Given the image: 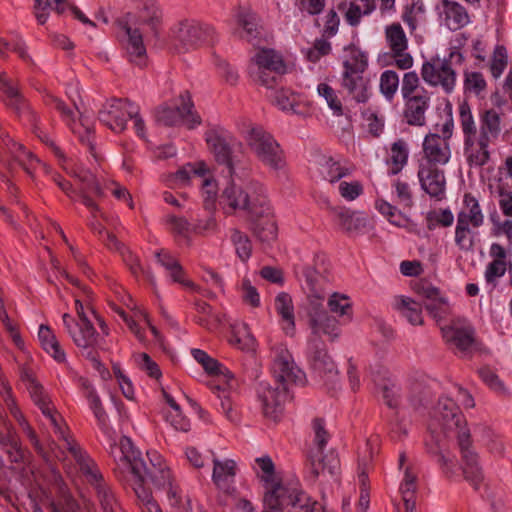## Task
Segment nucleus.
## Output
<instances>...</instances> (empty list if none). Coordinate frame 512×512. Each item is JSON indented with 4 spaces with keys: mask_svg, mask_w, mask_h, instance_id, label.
I'll return each instance as SVG.
<instances>
[{
    "mask_svg": "<svg viewBox=\"0 0 512 512\" xmlns=\"http://www.w3.org/2000/svg\"><path fill=\"white\" fill-rule=\"evenodd\" d=\"M428 428L431 439L425 446L429 453L438 456V462L445 473H452L455 467V459L449 457L448 442L456 440L459 446L462 460L463 473L475 488L482 481V471L478 464L477 454L471 449L470 430L458 405L453 399L443 396L431 412Z\"/></svg>",
    "mask_w": 512,
    "mask_h": 512,
    "instance_id": "f257e3e1",
    "label": "nucleus"
},
{
    "mask_svg": "<svg viewBox=\"0 0 512 512\" xmlns=\"http://www.w3.org/2000/svg\"><path fill=\"white\" fill-rule=\"evenodd\" d=\"M111 455L115 461V477L125 487H144L146 479L156 489L165 492L177 485L170 467L157 451L146 453L147 462L126 436L121 437L119 443L111 447Z\"/></svg>",
    "mask_w": 512,
    "mask_h": 512,
    "instance_id": "f03ea898",
    "label": "nucleus"
},
{
    "mask_svg": "<svg viewBox=\"0 0 512 512\" xmlns=\"http://www.w3.org/2000/svg\"><path fill=\"white\" fill-rule=\"evenodd\" d=\"M459 125L463 134V150L470 167H482L490 160V145L501 134V117L493 109H485L477 122L470 104L462 101L458 105Z\"/></svg>",
    "mask_w": 512,
    "mask_h": 512,
    "instance_id": "7ed1b4c3",
    "label": "nucleus"
},
{
    "mask_svg": "<svg viewBox=\"0 0 512 512\" xmlns=\"http://www.w3.org/2000/svg\"><path fill=\"white\" fill-rule=\"evenodd\" d=\"M22 380L33 402L39 407L43 415L50 421L56 434L63 439L65 448L79 465L81 473L87 481L96 487L104 482L103 476L96 463L81 449L74 439L67 433V426L63 423L61 415L55 409L43 386L28 371L22 373Z\"/></svg>",
    "mask_w": 512,
    "mask_h": 512,
    "instance_id": "20e7f679",
    "label": "nucleus"
},
{
    "mask_svg": "<svg viewBox=\"0 0 512 512\" xmlns=\"http://www.w3.org/2000/svg\"><path fill=\"white\" fill-rule=\"evenodd\" d=\"M262 512H323L322 505L309 496L299 483L282 484L264 494Z\"/></svg>",
    "mask_w": 512,
    "mask_h": 512,
    "instance_id": "39448f33",
    "label": "nucleus"
},
{
    "mask_svg": "<svg viewBox=\"0 0 512 512\" xmlns=\"http://www.w3.org/2000/svg\"><path fill=\"white\" fill-rule=\"evenodd\" d=\"M170 49L177 54H184L213 45L217 41V33L210 24L185 19L170 29Z\"/></svg>",
    "mask_w": 512,
    "mask_h": 512,
    "instance_id": "423d86ee",
    "label": "nucleus"
},
{
    "mask_svg": "<svg viewBox=\"0 0 512 512\" xmlns=\"http://www.w3.org/2000/svg\"><path fill=\"white\" fill-rule=\"evenodd\" d=\"M484 222L485 216L479 200L472 193H465L457 213L454 236L455 245L460 251H474L477 239L475 230L482 227Z\"/></svg>",
    "mask_w": 512,
    "mask_h": 512,
    "instance_id": "0eeeda50",
    "label": "nucleus"
},
{
    "mask_svg": "<svg viewBox=\"0 0 512 512\" xmlns=\"http://www.w3.org/2000/svg\"><path fill=\"white\" fill-rule=\"evenodd\" d=\"M268 201L263 186L254 180L231 182L222 192L221 205L227 214L237 210L249 216Z\"/></svg>",
    "mask_w": 512,
    "mask_h": 512,
    "instance_id": "6e6552de",
    "label": "nucleus"
},
{
    "mask_svg": "<svg viewBox=\"0 0 512 512\" xmlns=\"http://www.w3.org/2000/svg\"><path fill=\"white\" fill-rule=\"evenodd\" d=\"M401 95L404 100L403 117L406 122L411 126H424L426 112L431 104V93L421 85L415 71L403 75Z\"/></svg>",
    "mask_w": 512,
    "mask_h": 512,
    "instance_id": "1a4fd4ad",
    "label": "nucleus"
},
{
    "mask_svg": "<svg viewBox=\"0 0 512 512\" xmlns=\"http://www.w3.org/2000/svg\"><path fill=\"white\" fill-rule=\"evenodd\" d=\"M242 135L250 152L262 165L274 171L285 167V156L280 144L262 126L251 125Z\"/></svg>",
    "mask_w": 512,
    "mask_h": 512,
    "instance_id": "9d476101",
    "label": "nucleus"
},
{
    "mask_svg": "<svg viewBox=\"0 0 512 512\" xmlns=\"http://www.w3.org/2000/svg\"><path fill=\"white\" fill-rule=\"evenodd\" d=\"M462 64L464 55L457 50L451 51L448 58L432 57L424 61L420 75L422 80L430 87H440L446 94L454 91L457 83V72L452 67V60Z\"/></svg>",
    "mask_w": 512,
    "mask_h": 512,
    "instance_id": "9b49d317",
    "label": "nucleus"
},
{
    "mask_svg": "<svg viewBox=\"0 0 512 512\" xmlns=\"http://www.w3.org/2000/svg\"><path fill=\"white\" fill-rule=\"evenodd\" d=\"M191 353L194 359L202 365L207 373L217 376L219 382L221 380L225 382V387H221L219 384H217L212 386V389L216 390L217 392H222L223 394H219L218 397L221 400V408L226 418L232 423H238L240 421V414L238 410L233 407V403L229 395L226 394V389L233 388L235 384V379L232 373L226 367L220 364L216 359L210 357L205 351L201 349H193Z\"/></svg>",
    "mask_w": 512,
    "mask_h": 512,
    "instance_id": "f8f14e48",
    "label": "nucleus"
},
{
    "mask_svg": "<svg viewBox=\"0 0 512 512\" xmlns=\"http://www.w3.org/2000/svg\"><path fill=\"white\" fill-rule=\"evenodd\" d=\"M286 70L282 55L270 48L256 50L249 65V74L253 81L267 88H272Z\"/></svg>",
    "mask_w": 512,
    "mask_h": 512,
    "instance_id": "ddd939ff",
    "label": "nucleus"
},
{
    "mask_svg": "<svg viewBox=\"0 0 512 512\" xmlns=\"http://www.w3.org/2000/svg\"><path fill=\"white\" fill-rule=\"evenodd\" d=\"M308 323L315 337L327 336L334 341L340 335V328L335 317L328 315L323 307L324 295L318 290L310 291Z\"/></svg>",
    "mask_w": 512,
    "mask_h": 512,
    "instance_id": "4468645a",
    "label": "nucleus"
},
{
    "mask_svg": "<svg viewBox=\"0 0 512 512\" xmlns=\"http://www.w3.org/2000/svg\"><path fill=\"white\" fill-rule=\"evenodd\" d=\"M118 39L125 49L129 61L142 67L146 64L147 53L143 36L138 29L133 14L128 13L117 21Z\"/></svg>",
    "mask_w": 512,
    "mask_h": 512,
    "instance_id": "2eb2a0df",
    "label": "nucleus"
},
{
    "mask_svg": "<svg viewBox=\"0 0 512 512\" xmlns=\"http://www.w3.org/2000/svg\"><path fill=\"white\" fill-rule=\"evenodd\" d=\"M179 104L161 105L155 110L156 122L163 126H175L183 122L189 129L201 123V118L193 111V103L188 93L181 94Z\"/></svg>",
    "mask_w": 512,
    "mask_h": 512,
    "instance_id": "dca6fc26",
    "label": "nucleus"
},
{
    "mask_svg": "<svg viewBox=\"0 0 512 512\" xmlns=\"http://www.w3.org/2000/svg\"><path fill=\"white\" fill-rule=\"evenodd\" d=\"M0 140L3 142L7 153L9 154V156L0 154V162L4 166L12 169L13 164L11 160H13L30 176H33L38 167H42L44 169L46 168L45 165L41 164L40 161L30 151L25 150L22 144L17 143L14 139H12L1 123Z\"/></svg>",
    "mask_w": 512,
    "mask_h": 512,
    "instance_id": "f3484780",
    "label": "nucleus"
},
{
    "mask_svg": "<svg viewBox=\"0 0 512 512\" xmlns=\"http://www.w3.org/2000/svg\"><path fill=\"white\" fill-rule=\"evenodd\" d=\"M273 359L272 373L279 383H302L304 379L303 372L295 364L293 357L287 347L282 343H277L271 348Z\"/></svg>",
    "mask_w": 512,
    "mask_h": 512,
    "instance_id": "a211bd4d",
    "label": "nucleus"
},
{
    "mask_svg": "<svg viewBox=\"0 0 512 512\" xmlns=\"http://www.w3.org/2000/svg\"><path fill=\"white\" fill-rule=\"evenodd\" d=\"M128 116H135V105L123 99L106 101L98 112L99 121L116 133L126 129Z\"/></svg>",
    "mask_w": 512,
    "mask_h": 512,
    "instance_id": "6ab92c4d",
    "label": "nucleus"
},
{
    "mask_svg": "<svg viewBox=\"0 0 512 512\" xmlns=\"http://www.w3.org/2000/svg\"><path fill=\"white\" fill-rule=\"evenodd\" d=\"M48 104L56 109L62 116L66 124L71 128L72 132L76 134L79 140L86 144L93 154L94 152V130L91 123L86 117L80 115L79 121L75 119L74 111L68 107L61 99L55 96L48 97Z\"/></svg>",
    "mask_w": 512,
    "mask_h": 512,
    "instance_id": "aec40b11",
    "label": "nucleus"
},
{
    "mask_svg": "<svg viewBox=\"0 0 512 512\" xmlns=\"http://www.w3.org/2000/svg\"><path fill=\"white\" fill-rule=\"evenodd\" d=\"M385 40L395 61V66L400 70L410 69L414 64V59L407 52L408 38L400 23H392L385 27Z\"/></svg>",
    "mask_w": 512,
    "mask_h": 512,
    "instance_id": "412c9836",
    "label": "nucleus"
},
{
    "mask_svg": "<svg viewBox=\"0 0 512 512\" xmlns=\"http://www.w3.org/2000/svg\"><path fill=\"white\" fill-rule=\"evenodd\" d=\"M212 464L211 479L217 490L226 495H233L236 492L237 462L229 458H220L212 453Z\"/></svg>",
    "mask_w": 512,
    "mask_h": 512,
    "instance_id": "4be33fe9",
    "label": "nucleus"
},
{
    "mask_svg": "<svg viewBox=\"0 0 512 512\" xmlns=\"http://www.w3.org/2000/svg\"><path fill=\"white\" fill-rule=\"evenodd\" d=\"M417 176L422 190L430 197L438 201L445 198L446 179L444 171L439 169L438 166L419 163Z\"/></svg>",
    "mask_w": 512,
    "mask_h": 512,
    "instance_id": "5701e85b",
    "label": "nucleus"
},
{
    "mask_svg": "<svg viewBox=\"0 0 512 512\" xmlns=\"http://www.w3.org/2000/svg\"><path fill=\"white\" fill-rule=\"evenodd\" d=\"M310 353V365L314 374L319 377L330 390L338 384V370L324 348L313 346Z\"/></svg>",
    "mask_w": 512,
    "mask_h": 512,
    "instance_id": "b1692460",
    "label": "nucleus"
},
{
    "mask_svg": "<svg viewBox=\"0 0 512 512\" xmlns=\"http://www.w3.org/2000/svg\"><path fill=\"white\" fill-rule=\"evenodd\" d=\"M423 158L419 163H428L431 166L445 165L451 158L450 143L437 133H429L422 144Z\"/></svg>",
    "mask_w": 512,
    "mask_h": 512,
    "instance_id": "393cba45",
    "label": "nucleus"
},
{
    "mask_svg": "<svg viewBox=\"0 0 512 512\" xmlns=\"http://www.w3.org/2000/svg\"><path fill=\"white\" fill-rule=\"evenodd\" d=\"M338 469L339 460L333 453L323 455V450H310L305 470L311 481H316L321 476L335 475Z\"/></svg>",
    "mask_w": 512,
    "mask_h": 512,
    "instance_id": "a878e982",
    "label": "nucleus"
},
{
    "mask_svg": "<svg viewBox=\"0 0 512 512\" xmlns=\"http://www.w3.org/2000/svg\"><path fill=\"white\" fill-rule=\"evenodd\" d=\"M62 320L67 333L77 347L86 350L96 344L97 332L88 319L76 322L70 314L64 313Z\"/></svg>",
    "mask_w": 512,
    "mask_h": 512,
    "instance_id": "bb28decb",
    "label": "nucleus"
},
{
    "mask_svg": "<svg viewBox=\"0 0 512 512\" xmlns=\"http://www.w3.org/2000/svg\"><path fill=\"white\" fill-rule=\"evenodd\" d=\"M249 217L253 223V233L261 242L270 243L277 238L278 228L269 201Z\"/></svg>",
    "mask_w": 512,
    "mask_h": 512,
    "instance_id": "cd10ccee",
    "label": "nucleus"
},
{
    "mask_svg": "<svg viewBox=\"0 0 512 512\" xmlns=\"http://www.w3.org/2000/svg\"><path fill=\"white\" fill-rule=\"evenodd\" d=\"M489 256L491 261L485 268L484 278L487 284L495 287L499 279L509 270L511 265L509 252L502 244L494 242L490 245Z\"/></svg>",
    "mask_w": 512,
    "mask_h": 512,
    "instance_id": "c85d7f7f",
    "label": "nucleus"
},
{
    "mask_svg": "<svg viewBox=\"0 0 512 512\" xmlns=\"http://www.w3.org/2000/svg\"><path fill=\"white\" fill-rule=\"evenodd\" d=\"M72 173L80 180L81 186L79 188V196L82 203L95 217L96 213L99 212L96 201L104 196L98 180L91 172L86 170H81L79 172L72 171Z\"/></svg>",
    "mask_w": 512,
    "mask_h": 512,
    "instance_id": "c756f323",
    "label": "nucleus"
},
{
    "mask_svg": "<svg viewBox=\"0 0 512 512\" xmlns=\"http://www.w3.org/2000/svg\"><path fill=\"white\" fill-rule=\"evenodd\" d=\"M288 383H279L276 387L262 386L259 398L262 402L264 414L276 419L281 413V406L287 396Z\"/></svg>",
    "mask_w": 512,
    "mask_h": 512,
    "instance_id": "7c9ffc66",
    "label": "nucleus"
},
{
    "mask_svg": "<svg viewBox=\"0 0 512 512\" xmlns=\"http://www.w3.org/2000/svg\"><path fill=\"white\" fill-rule=\"evenodd\" d=\"M205 140L216 161L227 166L229 172L232 173L234 170L232 151L224 132L218 129H210L205 133Z\"/></svg>",
    "mask_w": 512,
    "mask_h": 512,
    "instance_id": "2f4dec72",
    "label": "nucleus"
},
{
    "mask_svg": "<svg viewBox=\"0 0 512 512\" xmlns=\"http://www.w3.org/2000/svg\"><path fill=\"white\" fill-rule=\"evenodd\" d=\"M274 308L280 318L279 323L283 332L288 336H294L296 325L292 297L286 292H280L275 297Z\"/></svg>",
    "mask_w": 512,
    "mask_h": 512,
    "instance_id": "473e14b6",
    "label": "nucleus"
},
{
    "mask_svg": "<svg viewBox=\"0 0 512 512\" xmlns=\"http://www.w3.org/2000/svg\"><path fill=\"white\" fill-rule=\"evenodd\" d=\"M445 342L458 349L467 351L474 342L473 329L470 326L450 325L441 328Z\"/></svg>",
    "mask_w": 512,
    "mask_h": 512,
    "instance_id": "72a5a7b5",
    "label": "nucleus"
},
{
    "mask_svg": "<svg viewBox=\"0 0 512 512\" xmlns=\"http://www.w3.org/2000/svg\"><path fill=\"white\" fill-rule=\"evenodd\" d=\"M135 17L136 25H147L156 35L162 26L163 13L155 0H143Z\"/></svg>",
    "mask_w": 512,
    "mask_h": 512,
    "instance_id": "f704fd0d",
    "label": "nucleus"
},
{
    "mask_svg": "<svg viewBox=\"0 0 512 512\" xmlns=\"http://www.w3.org/2000/svg\"><path fill=\"white\" fill-rule=\"evenodd\" d=\"M341 86L358 103L369 99V81L363 74H342Z\"/></svg>",
    "mask_w": 512,
    "mask_h": 512,
    "instance_id": "c9c22d12",
    "label": "nucleus"
},
{
    "mask_svg": "<svg viewBox=\"0 0 512 512\" xmlns=\"http://www.w3.org/2000/svg\"><path fill=\"white\" fill-rule=\"evenodd\" d=\"M238 28L241 29L240 36L249 42L257 39L260 35L259 18L247 7H239L236 13Z\"/></svg>",
    "mask_w": 512,
    "mask_h": 512,
    "instance_id": "e433bc0d",
    "label": "nucleus"
},
{
    "mask_svg": "<svg viewBox=\"0 0 512 512\" xmlns=\"http://www.w3.org/2000/svg\"><path fill=\"white\" fill-rule=\"evenodd\" d=\"M368 67L367 54L354 44L344 49L343 73L342 74H364Z\"/></svg>",
    "mask_w": 512,
    "mask_h": 512,
    "instance_id": "4c0bfd02",
    "label": "nucleus"
},
{
    "mask_svg": "<svg viewBox=\"0 0 512 512\" xmlns=\"http://www.w3.org/2000/svg\"><path fill=\"white\" fill-rule=\"evenodd\" d=\"M318 169L322 178L330 183H335L341 178L350 175L353 170L346 162H342L332 157L323 158L319 162Z\"/></svg>",
    "mask_w": 512,
    "mask_h": 512,
    "instance_id": "58836bf2",
    "label": "nucleus"
},
{
    "mask_svg": "<svg viewBox=\"0 0 512 512\" xmlns=\"http://www.w3.org/2000/svg\"><path fill=\"white\" fill-rule=\"evenodd\" d=\"M441 3L446 24L451 30H458L469 23V15L462 5L451 0H442Z\"/></svg>",
    "mask_w": 512,
    "mask_h": 512,
    "instance_id": "ea45409f",
    "label": "nucleus"
},
{
    "mask_svg": "<svg viewBox=\"0 0 512 512\" xmlns=\"http://www.w3.org/2000/svg\"><path fill=\"white\" fill-rule=\"evenodd\" d=\"M408 147L403 139H399L391 145L389 157L387 158L388 174H399L408 162Z\"/></svg>",
    "mask_w": 512,
    "mask_h": 512,
    "instance_id": "a19ab883",
    "label": "nucleus"
},
{
    "mask_svg": "<svg viewBox=\"0 0 512 512\" xmlns=\"http://www.w3.org/2000/svg\"><path fill=\"white\" fill-rule=\"evenodd\" d=\"M258 469L257 476L265 484L266 491L282 485L279 474L275 470V465L269 456L259 457L255 460Z\"/></svg>",
    "mask_w": 512,
    "mask_h": 512,
    "instance_id": "79ce46f5",
    "label": "nucleus"
},
{
    "mask_svg": "<svg viewBox=\"0 0 512 512\" xmlns=\"http://www.w3.org/2000/svg\"><path fill=\"white\" fill-rule=\"evenodd\" d=\"M3 449L8 456L9 462L15 465V468L30 466L31 454L24 449L21 443L13 436H9L3 445Z\"/></svg>",
    "mask_w": 512,
    "mask_h": 512,
    "instance_id": "37998d69",
    "label": "nucleus"
},
{
    "mask_svg": "<svg viewBox=\"0 0 512 512\" xmlns=\"http://www.w3.org/2000/svg\"><path fill=\"white\" fill-rule=\"evenodd\" d=\"M38 337L43 349L51 355L57 362L62 363L66 359L64 350L49 326L41 325Z\"/></svg>",
    "mask_w": 512,
    "mask_h": 512,
    "instance_id": "c03bdc74",
    "label": "nucleus"
},
{
    "mask_svg": "<svg viewBox=\"0 0 512 512\" xmlns=\"http://www.w3.org/2000/svg\"><path fill=\"white\" fill-rule=\"evenodd\" d=\"M229 343L242 351H251L255 346V338L250 332L247 324L239 323L231 326Z\"/></svg>",
    "mask_w": 512,
    "mask_h": 512,
    "instance_id": "a18cd8bd",
    "label": "nucleus"
},
{
    "mask_svg": "<svg viewBox=\"0 0 512 512\" xmlns=\"http://www.w3.org/2000/svg\"><path fill=\"white\" fill-rule=\"evenodd\" d=\"M394 307L398 310L412 325H422V307L419 303L409 297L399 296L395 298Z\"/></svg>",
    "mask_w": 512,
    "mask_h": 512,
    "instance_id": "49530a36",
    "label": "nucleus"
},
{
    "mask_svg": "<svg viewBox=\"0 0 512 512\" xmlns=\"http://www.w3.org/2000/svg\"><path fill=\"white\" fill-rule=\"evenodd\" d=\"M0 97L11 109L16 111L20 109L22 96L17 85L7 77L5 72H0Z\"/></svg>",
    "mask_w": 512,
    "mask_h": 512,
    "instance_id": "de8ad7c7",
    "label": "nucleus"
},
{
    "mask_svg": "<svg viewBox=\"0 0 512 512\" xmlns=\"http://www.w3.org/2000/svg\"><path fill=\"white\" fill-rule=\"evenodd\" d=\"M68 3L66 0H35L34 14L39 24L46 23L49 10L53 9L57 14L66 11Z\"/></svg>",
    "mask_w": 512,
    "mask_h": 512,
    "instance_id": "09e8293b",
    "label": "nucleus"
},
{
    "mask_svg": "<svg viewBox=\"0 0 512 512\" xmlns=\"http://www.w3.org/2000/svg\"><path fill=\"white\" fill-rule=\"evenodd\" d=\"M463 89L467 94L481 97L487 89V81L481 72L465 71Z\"/></svg>",
    "mask_w": 512,
    "mask_h": 512,
    "instance_id": "8fccbe9b",
    "label": "nucleus"
},
{
    "mask_svg": "<svg viewBox=\"0 0 512 512\" xmlns=\"http://www.w3.org/2000/svg\"><path fill=\"white\" fill-rule=\"evenodd\" d=\"M166 497L171 512H193L191 499L178 484L166 492Z\"/></svg>",
    "mask_w": 512,
    "mask_h": 512,
    "instance_id": "3c124183",
    "label": "nucleus"
},
{
    "mask_svg": "<svg viewBox=\"0 0 512 512\" xmlns=\"http://www.w3.org/2000/svg\"><path fill=\"white\" fill-rule=\"evenodd\" d=\"M230 240L239 259L243 262L248 261L252 255V242L248 235L235 228L231 230Z\"/></svg>",
    "mask_w": 512,
    "mask_h": 512,
    "instance_id": "603ef678",
    "label": "nucleus"
},
{
    "mask_svg": "<svg viewBox=\"0 0 512 512\" xmlns=\"http://www.w3.org/2000/svg\"><path fill=\"white\" fill-rule=\"evenodd\" d=\"M94 488L103 512H123L120 504L114 496V493L105 482Z\"/></svg>",
    "mask_w": 512,
    "mask_h": 512,
    "instance_id": "864d4df0",
    "label": "nucleus"
},
{
    "mask_svg": "<svg viewBox=\"0 0 512 512\" xmlns=\"http://www.w3.org/2000/svg\"><path fill=\"white\" fill-rule=\"evenodd\" d=\"M425 308L430 316L437 322L446 319L451 313V307L448 300L441 294L430 302H425Z\"/></svg>",
    "mask_w": 512,
    "mask_h": 512,
    "instance_id": "5fc2aeb1",
    "label": "nucleus"
},
{
    "mask_svg": "<svg viewBox=\"0 0 512 512\" xmlns=\"http://www.w3.org/2000/svg\"><path fill=\"white\" fill-rule=\"evenodd\" d=\"M206 172V165L203 162L189 163L175 173L174 179L180 184H185L192 178L204 177Z\"/></svg>",
    "mask_w": 512,
    "mask_h": 512,
    "instance_id": "6e6d98bb",
    "label": "nucleus"
},
{
    "mask_svg": "<svg viewBox=\"0 0 512 512\" xmlns=\"http://www.w3.org/2000/svg\"><path fill=\"white\" fill-rule=\"evenodd\" d=\"M375 206L391 224L397 227H403L408 222V219L395 206L385 200H377Z\"/></svg>",
    "mask_w": 512,
    "mask_h": 512,
    "instance_id": "4d7b16f0",
    "label": "nucleus"
},
{
    "mask_svg": "<svg viewBox=\"0 0 512 512\" xmlns=\"http://www.w3.org/2000/svg\"><path fill=\"white\" fill-rule=\"evenodd\" d=\"M274 102L283 111L298 114V97L288 89H280L275 92Z\"/></svg>",
    "mask_w": 512,
    "mask_h": 512,
    "instance_id": "13d9d810",
    "label": "nucleus"
},
{
    "mask_svg": "<svg viewBox=\"0 0 512 512\" xmlns=\"http://www.w3.org/2000/svg\"><path fill=\"white\" fill-rule=\"evenodd\" d=\"M318 94L326 100L327 105L333 111L334 115L342 116L344 114L343 106L338 98L336 91L326 83H320L317 87Z\"/></svg>",
    "mask_w": 512,
    "mask_h": 512,
    "instance_id": "bf43d9fd",
    "label": "nucleus"
},
{
    "mask_svg": "<svg viewBox=\"0 0 512 512\" xmlns=\"http://www.w3.org/2000/svg\"><path fill=\"white\" fill-rule=\"evenodd\" d=\"M496 192L499 197V207L502 214L506 217H512V190L509 191L504 179L500 176L497 178Z\"/></svg>",
    "mask_w": 512,
    "mask_h": 512,
    "instance_id": "052dcab7",
    "label": "nucleus"
},
{
    "mask_svg": "<svg viewBox=\"0 0 512 512\" xmlns=\"http://www.w3.org/2000/svg\"><path fill=\"white\" fill-rule=\"evenodd\" d=\"M132 490L137 497L142 512H163L150 490L140 486H136Z\"/></svg>",
    "mask_w": 512,
    "mask_h": 512,
    "instance_id": "680f3d73",
    "label": "nucleus"
},
{
    "mask_svg": "<svg viewBox=\"0 0 512 512\" xmlns=\"http://www.w3.org/2000/svg\"><path fill=\"white\" fill-rule=\"evenodd\" d=\"M339 10H344V19L352 27H356L360 24L363 14V10L357 1H342L338 5Z\"/></svg>",
    "mask_w": 512,
    "mask_h": 512,
    "instance_id": "e2e57ef3",
    "label": "nucleus"
},
{
    "mask_svg": "<svg viewBox=\"0 0 512 512\" xmlns=\"http://www.w3.org/2000/svg\"><path fill=\"white\" fill-rule=\"evenodd\" d=\"M399 87L398 74L393 70H386L380 76V91L387 99H392Z\"/></svg>",
    "mask_w": 512,
    "mask_h": 512,
    "instance_id": "0e129e2a",
    "label": "nucleus"
},
{
    "mask_svg": "<svg viewBox=\"0 0 512 512\" xmlns=\"http://www.w3.org/2000/svg\"><path fill=\"white\" fill-rule=\"evenodd\" d=\"M396 201L405 208H411L414 205V197L411 186L408 182L397 179L393 182Z\"/></svg>",
    "mask_w": 512,
    "mask_h": 512,
    "instance_id": "69168bd1",
    "label": "nucleus"
},
{
    "mask_svg": "<svg viewBox=\"0 0 512 512\" xmlns=\"http://www.w3.org/2000/svg\"><path fill=\"white\" fill-rule=\"evenodd\" d=\"M508 64L507 50L503 45H497L494 49L490 63V71L494 78H499Z\"/></svg>",
    "mask_w": 512,
    "mask_h": 512,
    "instance_id": "338daca9",
    "label": "nucleus"
},
{
    "mask_svg": "<svg viewBox=\"0 0 512 512\" xmlns=\"http://www.w3.org/2000/svg\"><path fill=\"white\" fill-rule=\"evenodd\" d=\"M328 307L332 313L343 317L346 316L348 319L351 318L352 307L349 298L345 295L332 294L328 300Z\"/></svg>",
    "mask_w": 512,
    "mask_h": 512,
    "instance_id": "774afa93",
    "label": "nucleus"
}]
</instances>
